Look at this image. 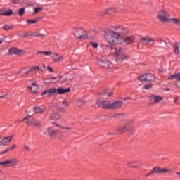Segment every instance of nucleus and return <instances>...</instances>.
Listing matches in <instances>:
<instances>
[{
    "label": "nucleus",
    "mask_w": 180,
    "mask_h": 180,
    "mask_svg": "<svg viewBox=\"0 0 180 180\" xmlns=\"http://www.w3.org/2000/svg\"><path fill=\"white\" fill-rule=\"evenodd\" d=\"M105 40H107L109 44L115 46L116 44H122L123 37L122 36H120L119 34H117L115 31H110L105 36Z\"/></svg>",
    "instance_id": "1"
},
{
    "label": "nucleus",
    "mask_w": 180,
    "mask_h": 180,
    "mask_svg": "<svg viewBox=\"0 0 180 180\" xmlns=\"http://www.w3.org/2000/svg\"><path fill=\"white\" fill-rule=\"evenodd\" d=\"M71 91L70 88L67 89H63V88H51L47 90L44 91L41 93V96L46 95V94H49L48 96H51L52 95H57V94H60V95H63V94H68Z\"/></svg>",
    "instance_id": "2"
},
{
    "label": "nucleus",
    "mask_w": 180,
    "mask_h": 180,
    "mask_svg": "<svg viewBox=\"0 0 180 180\" xmlns=\"http://www.w3.org/2000/svg\"><path fill=\"white\" fill-rule=\"evenodd\" d=\"M115 60L117 62L123 63L124 60H129V56L126 55V50L123 47H118L115 49Z\"/></svg>",
    "instance_id": "3"
},
{
    "label": "nucleus",
    "mask_w": 180,
    "mask_h": 180,
    "mask_svg": "<svg viewBox=\"0 0 180 180\" xmlns=\"http://www.w3.org/2000/svg\"><path fill=\"white\" fill-rule=\"evenodd\" d=\"M153 174H173V172L171 169L155 167L146 174V178H148V176H150V175H153Z\"/></svg>",
    "instance_id": "4"
},
{
    "label": "nucleus",
    "mask_w": 180,
    "mask_h": 180,
    "mask_svg": "<svg viewBox=\"0 0 180 180\" xmlns=\"http://www.w3.org/2000/svg\"><path fill=\"white\" fill-rule=\"evenodd\" d=\"M97 65L101 68H105V70H112L115 68L113 63L106 59H98L97 60Z\"/></svg>",
    "instance_id": "5"
},
{
    "label": "nucleus",
    "mask_w": 180,
    "mask_h": 180,
    "mask_svg": "<svg viewBox=\"0 0 180 180\" xmlns=\"http://www.w3.org/2000/svg\"><path fill=\"white\" fill-rule=\"evenodd\" d=\"M19 162H20V160L18 158H10L7 159L5 161L0 162V165L1 167H16L17 165H19Z\"/></svg>",
    "instance_id": "6"
},
{
    "label": "nucleus",
    "mask_w": 180,
    "mask_h": 180,
    "mask_svg": "<svg viewBox=\"0 0 180 180\" xmlns=\"http://www.w3.org/2000/svg\"><path fill=\"white\" fill-rule=\"evenodd\" d=\"M158 19L160 22H169V20H171L169 13H168V11H167L165 10H160L158 11Z\"/></svg>",
    "instance_id": "7"
},
{
    "label": "nucleus",
    "mask_w": 180,
    "mask_h": 180,
    "mask_svg": "<svg viewBox=\"0 0 180 180\" xmlns=\"http://www.w3.org/2000/svg\"><path fill=\"white\" fill-rule=\"evenodd\" d=\"M96 105L101 109H110V101L98 98L96 101Z\"/></svg>",
    "instance_id": "8"
},
{
    "label": "nucleus",
    "mask_w": 180,
    "mask_h": 180,
    "mask_svg": "<svg viewBox=\"0 0 180 180\" xmlns=\"http://www.w3.org/2000/svg\"><path fill=\"white\" fill-rule=\"evenodd\" d=\"M133 127V122H128L124 125L118 127L117 132L118 133H126V131H129Z\"/></svg>",
    "instance_id": "9"
},
{
    "label": "nucleus",
    "mask_w": 180,
    "mask_h": 180,
    "mask_svg": "<svg viewBox=\"0 0 180 180\" xmlns=\"http://www.w3.org/2000/svg\"><path fill=\"white\" fill-rule=\"evenodd\" d=\"M74 35L76 39H78L79 40H80L81 39L86 40V39H88V36L86 35V31H85V30L82 28L77 30Z\"/></svg>",
    "instance_id": "10"
},
{
    "label": "nucleus",
    "mask_w": 180,
    "mask_h": 180,
    "mask_svg": "<svg viewBox=\"0 0 180 180\" xmlns=\"http://www.w3.org/2000/svg\"><path fill=\"white\" fill-rule=\"evenodd\" d=\"M115 30V32L120 36H126V34H129V30L126 27L122 26H115L113 27Z\"/></svg>",
    "instance_id": "11"
},
{
    "label": "nucleus",
    "mask_w": 180,
    "mask_h": 180,
    "mask_svg": "<svg viewBox=\"0 0 180 180\" xmlns=\"http://www.w3.org/2000/svg\"><path fill=\"white\" fill-rule=\"evenodd\" d=\"M46 131L48 133V136L51 138H56L58 136L60 131L54 128L53 127H49L47 128Z\"/></svg>",
    "instance_id": "12"
},
{
    "label": "nucleus",
    "mask_w": 180,
    "mask_h": 180,
    "mask_svg": "<svg viewBox=\"0 0 180 180\" xmlns=\"http://www.w3.org/2000/svg\"><path fill=\"white\" fill-rule=\"evenodd\" d=\"M149 99L152 105H155L157 103H160V101H162L164 98L161 96L152 95L149 97Z\"/></svg>",
    "instance_id": "13"
},
{
    "label": "nucleus",
    "mask_w": 180,
    "mask_h": 180,
    "mask_svg": "<svg viewBox=\"0 0 180 180\" xmlns=\"http://www.w3.org/2000/svg\"><path fill=\"white\" fill-rule=\"evenodd\" d=\"M127 168H140L141 167V163L139 161H129L127 163Z\"/></svg>",
    "instance_id": "14"
},
{
    "label": "nucleus",
    "mask_w": 180,
    "mask_h": 180,
    "mask_svg": "<svg viewBox=\"0 0 180 180\" xmlns=\"http://www.w3.org/2000/svg\"><path fill=\"white\" fill-rule=\"evenodd\" d=\"M113 12H117V8H110L107 10L98 13V16H105V15H110Z\"/></svg>",
    "instance_id": "15"
},
{
    "label": "nucleus",
    "mask_w": 180,
    "mask_h": 180,
    "mask_svg": "<svg viewBox=\"0 0 180 180\" xmlns=\"http://www.w3.org/2000/svg\"><path fill=\"white\" fill-rule=\"evenodd\" d=\"M13 139V136L12 135L3 138L0 141V146H8V143H11Z\"/></svg>",
    "instance_id": "16"
},
{
    "label": "nucleus",
    "mask_w": 180,
    "mask_h": 180,
    "mask_svg": "<svg viewBox=\"0 0 180 180\" xmlns=\"http://www.w3.org/2000/svg\"><path fill=\"white\" fill-rule=\"evenodd\" d=\"M123 106V101H117L113 103H110V109H119Z\"/></svg>",
    "instance_id": "17"
},
{
    "label": "nucleus",
    "mask_w": 180,
    "mask_h": 180,
    "mask_svg": "<svg viewBox=\"0 0 180 180\" xmlns=\"http://www.w3.org/2000/svg\"><path fill=\"white\" fill-rule=\"evenodd\" d=\"M28 89H30L32 94H36L39 90V86L37 85V83L36 82H34L32 84V86H28Z\"/></svg>",
    "instance_id": "18"
},
{
    "label": "nucleus",
    "mask_w": 180,
    "mask_h": 180,
    "mask_svg": "<svg viewBox=\"0 0 180 180\" xmlns=\"http://www.w3.org/2000/svg\"><path fill=\"white\" fill-rule=\"evenodd\" d=\"M33 112L36 115L44 113V112H46V108H40V106H35L33 108Z\"/></svg>",
    "instance_id": "19"
},
{
    "label": "nucleus",
    "mask_w": 180,
    "mask_h": 180,
    "mask_svg": "<svg viewBox=\"0 0 180 180\" xmlns=\"http://www.w3.org/2000/svg\"><path fill=\"white\" fill-rule=\"evenodd\" d=\"M135 38L134 36H129L127 37L125 39H124V43L126 44H131L132 43H134Z\"/></svg>",
    "instance_id": "20"
},
{
    "label": "nucleus",
    "mask_w": 180,
    "mask_h": 180,
    "mask_svg": "<svg viewBox=\"0 0 180 180\" xmlns=\"http://www.w3.org/2000/svg\"><path fill=\"white\" fill-rule=\"evenodd\" d=\"M23 50H19L18 48H11L9 49L10 54H16L17 56H19L20 53H23Z\"/></svg>",
    "instance_id": "21"
},
{
    "label": "nucleus",
    "mask_w": 180,
    "mask_h": 180,
    "mask_svg": "<svg viewBox=\"0 0 180 180\" xmlns=\"http://www.w3.org/2000/svg\"><path fill=\"white\" fill-rule=\"evenodd\" d=\"M52 58L55 63H60L61 60H64V58L60 56L58 53L53 54Z\"/></svg>",
    "instance_id": "22"
},
{
    "label": "nucleus",
    "mask_w": 180,
    "mask_h": 180,
    "mask_svg": "<svg viewBox=\"0 0 180 180\" xmlns=\"http://www.w3.org/2000/svg\"><path fill=\"white\" fill-rule=\"evenodd\" d=\"M142 41L143 42V44H150L152 41H155V39L153 38H148V37H142L141 38Z\"/></svg>",
    "instance_id": "23"
},
{
    "label": "nucleus",
    "mask_w": 180,
    "mask_h": 180,
    "mask_svg": "<svg viewBox=\"0 0 180 180\" xmlns=\"http://www.w3.org/2000/svg\"><path fill=\"white\" fill-rule=\"evenodd\" d=\"M155 79V75L153 73H146V82H150L151 81H154Z\"/></svg>",
    "instance_id": "24"
},
{
    "label": "nucleus",
    "mask_w": 180,
    "mask_h": 180,
    "mask_svg": "<svg viewBox=\"0 0 180 180\" xmlns=\"http://www.w3.org/2000/svg\"><path fill=\"white\" fill-rule=\"evenodd\" d=\"M167 79L169 81H172V79H176L177 81H180V73H174V75L168 77Z\"/></svg>",
    "instance_id": "25"
},
{
    "label": "nucleus",
    "mask_w": 180,
    "mask_h": 180,
    "mask_svg": "<svg viewBox=\"0 0 180 180\" xmlns=\"http://www.w3.org/2000/svg\"><path fill=\"white\" fill-rule=\"evenodd\" d=\"M60 117H61V115H60V114H58V112H53L50 115V119L51 120H59Z\"/></svg>",
    "instance_id": "26"
},
{
    "label": "nucleus",
    "mask_w": 180,
    "mask_h": 180,
    "mask_svg": "<svg viewBox=\"0 0 180 180\" xmlns=\"http://www.w3.org/2000/svg\"><path fill=\"white\" fill-rule=\"evenodd\" d=\"M103 49L105 50V51H107V53H109V54H111L112 51L115 50V48L110 45H104Z\"/></svg>",
    "instance_id": "27"
},
{
    "label": "nucleus",
    "mask_w": 180,
    "mask_h": 180,
    "mask_svg": "<svg viewBox=\"0 0 180 180\" xmlns=\"http://www.w3.org/2000/svg\"><path fill=\"white\" fill-rule=\"evenodd\" d=\"M12 15H15V13H13L12 9H9L6 12H2V16H12Z\"/></svg>",
    "instance_id": "28"
},
{
    "label": "nucleus",
    "mask_w": 180,
    "mask_h": 180,
    "mask_svg": "<svg viewBox=\"0 0 180 180\" xmlns=\"http://www.w3.org/2000/svg\"><path fill=\"white\" fill-rule=\"evenodd\" d=\"M36 119H34V117H30V120H28L26 123L27 124V126H31V127H33V124H34Z\"/></svg>",
    "instance_id": "29"
},
{
    "label": "nucleus",
    "mask_w": 180,
    "mask_h": 180,
    "mask_svg": "<svg viewBox=\"0 0 180 180\" xmlns=\"http://www.w3.org/2000/svg\"><path fill=\"white\" fill-rule=\"evenodd\" d=\"M173 53L174 54H179V46H178V43H175L173 46Z\"/></svg>",
    "instance_id": "30"
},
{
    "label": "nucleus",
    "mask_w": 180,
    "mask_h": 180,
    "mask_svg": "<svg viewBox=\"0 0 180 180\" xmlns=\"http://www.w3.org/2000/svg\"><path fill=\"white\" fill-rule=\"evenodd\" d=\"M28 72H34L36 70H40V66H33L27 68Z\"/></svg>",
    "instance_id": "31"
},
{
    "label": "nucleus",
    "mask_w": 180,
    "mask_h": 180,
    "mask_svg": "<svg viewBox=\"0 0 180 180\" xmlns=\"http://www.w3.org/2000/svg\"><path fill=\"white\" fill-rule=\"evenodd\" d=\"M25 11H26V8L25 7L19 8L18 13V16H20V18H22V16L25 15Z\"/></svg>",
    "instance_id": "32"
},
{
    "label": "nucleus",
    "mask_w": 180,
    "mask_h": 180,
    "mask_svg": "<svg viewBox=\"0 0 180 180\" xmlns=\"http://www.w3.org/2000/svg\"><path fill=\"white\" fill-rule=\"evenodd\" d=\"M39 54H42L43 56H51V54H53V53L51 51H40L37 52V55Z\"/></svg>",
    "instance_id": "33"
},
{
    "label": "nucleus",
    "mask_w": 180,
    "mask_h": 180,
    "mask_svg": "<svg viewBox=\"0 0 180 180\" xmlns=\"http://www.w3.org/2000/svg\"><path fill=\"white\" fill-rule=\"evenodd\" d=\"M77 106H84L85 105V101L81 98L77 100Z\"/></svg>",
    "instance_id": "34"
},
{
    "label": "nucleus",
    "mask_w": 180,
    "mask_h": 180,
    "mask_svg": "<svg viewBox=\"0 0 180 180\" xmlns=\"http://www.w3.org/2000/svg\"><path fill=\"white\" fill-rule=\"evenodd\" d=\"M138 79H139V81H142L143 82H146V79H147V76L146 74L142 75L141 76H139L138 77Z\"/></svg>",
    "instance_id": "35"
},
{
    "label": "nucleus",
    "mask_w": 180,
    "mask_h": 180,
    "mask_svg": "<svg viewBox=\"0 0 180 180\" xmlns=\"http://www.w3.org/2000/svg\"><path fill=\"white\" fill-rule=\"evenodd\" d=\"M33 127H41V122L35 120V121L34 122Z\"/></svg>",
    "instance_id": "36"
},
{
    "label": "nucleus",
    "mask_w": 180,
    "mask_h": 180,
    "mask_svg": "<svg viewBox=\"0 0 180 180\" xmlns=\"http://www.w3.org/2000/svg\"><path fill=\"white\" fill-rule=\"evenodd\" d=\"M3 29L6 31L12 30V29H13V25H4L3 26Z\"/></svg>",
    "instance_id": "37"
},
{
    "label": "nucleus",
    "mask_w": 180,
    "mask_h": 180,
    "mask_svg": "<svg viewBox=\"0 0 180 180\" xmlns=\"http://www.w3.org/2000/svg\"><path fill=\"white\" fill-rule=\"evenodd\" d=\"M171 22H173V23H174V25H179V23L180 22V19L178 18H170Z\"/></svg>",
    "instance_id": "38"
},
{
    "label": "nucleus",
    "mask_w": 180,
    "mask_h": 180,
    "mask_svg": "<svg viewBox=\"0 0 180 180\" xmlns=\"http://www.w3.org/2000/svg\"><path fill=\"white\" fill-rule=\"evenodd\" d=\"M39 20L35 19V20H27V22L28 25H34V23H37Z\"/></svg>",
    "instance_id": "39"
},
{
    "label": "nucleus",
    "mask_w": 180,
    "mask_h": 180,
    "mask_svg": "<svg viewBox=\"0 0 180 180\" xmlns=\"http://www.w3.org/2000/svg\"><path fill=\"white\" fill-rule=\"evenodd\" d=\"M41 11H43V8H41V7L35 8L34 9V15H36V14L39 13V12H40Z\"/></svg>",
    "instance_id": "40"
},
{
    "label": "nucleus",
    "mask_w": 180,
    "mask_h": 180,
    "mask_svg": "<svg viewBox=\"0 0 180 180\" xmlns=\"http://www.w3.org/2000/svg\"><path fill=\"white\" fill-rule=\"evenodd\" d=\"M35 37H40L41 39H44V37H46V35L44 34H40V33H38V34H35L34 35Z\"/></svg>",
    "instance_id": "41"
},
{
    "label": "nucleus",
    "mask_w": 180,
    "mask_h": 180,
    "mask_svg": "<svg viewBox=\"0 0 180 180\" xmlns=\"http://www.w3.org/2000/svg\"><path fill=\"white\" fill-rule=\"evenodd\" d=\"M100 95H108V96H113V92H103Z\"/></svg>",
    "instance_id": "42"
},
{
    "label": "nucleus",
    "mask_w": 180,
    "mask_h": 180,
    "mask_svg": "<svg viewBox=\"0 0 180 180\" xmlns=\"http://www.w3.org/2000/svg\"><path fill=\"white\" fill-rule=\"evenodd\" d=\"M89 44L90 46H92L94 49H98V46H99L96 42H90Z\"/></svg>",
    "instance_id": "43"
},
{
    "label": "nucleus",
    "mask_w": 180,
    "mask_h": 180,
    "mask_svg": "<svg viewBox=\"0 0 180 180\" xmlns=\"http://www.w3.org/2000/svg\"><path fill=\"white\" fill-rule=\"evenodd\" d=\"M0 180H5V174H4L2 170H0Z\"/></svg>",
    "instance_id": "44"
},
{
    "label": "nucleus",
    "mask_w": 180,
    "mask_h": 180,
    "mask_svg": "<svg viewBox=\"0 0 180 180\" xmlns=\"http://www.w3.org/2000/svg\"><path fill=\"white\" fill-rule=\"evenodd\" d=\"M122 114H113L111 116H110V117H116L117 119H119L120 117H121Z\"/></svg>",
    "instance_id": "45"
},
{
    "label": "nucleus",
    "mask_w": 180,
    "mask_h": 180,
    "mask_svg": "<svg viewBox=\"0 0 180 180\" xmlns=\"http://www.w3.org/2000/svg\"><path fill=\"white\" fill-rule=\"evenodd\" d=\"M63 105H64L66 108H68L70 106V103H68V101H67V100H64L62 102Z\"/></svg>",
    "instance_id": "46"
},
{
    "label": "nucleus",
    "mask_w": 180,
    "mask_h": 180,
    "mask_svg": "<svg viewBox=\"0 0 180 180\" xmlns=\"http://www.w3.org/2000/svg\"><path fill=\"white\" fill-rule=\"evenodd\" d=\"M153 84H146L144 86L143 89H151Z\"/></svg>",
    "instance_id": "47"
},
{
    "label": "nucleus",
    "mask_w": 180,
    "mask_h": 180,
    "mask_svg": "<svg viewBox=\"0 0 180 180\" xmlns=\"http://www.w3.org/2000/svg\"><path fill=\"white\" fill-rule=\"evenodd\" d=\"M18 148V145L13 144L10 148H8V150H16Z\"/></svg>",
    "instance_id": "48"
},
{
    "label": "nucleus",
    "mask_w": 180,
    "mask_h": 180,
    "mask_svg": "<svg viewBox=\"0 0 180 180\" xmlns=\"http://www.w3.org/2000/svg\"><path fill=\"white\" fill-rule=\"evenodd\" d=\"M30 117H31V116H27V117H24L21 121H20L19 123H22V122H25V120H27H27H30Z\"/></svg>",
    "instance_id": "49"
},
{
    "label": "nucleus",
    "mask_w": 180,
    "mask_h": 180,
    "mask_svg": "<svg viewBox=\"0 0 180 180\" xmlns=\"http://www.w3.org/2000/svg\"><path fill=\"white\" fill-rule=\"evenodd\" d=\"M23 150L24 151H30V148H29V146H25L23 148H22Z\"/></svg>",
    "instance_id": "50"
},
{
    "label": "nucleus",
    "mask_w": 180,
    "mask_h": 180,
    "mask_svg": "<svg viewBox=\"0 0 180 180\" xmlns=\"http://www.w3.org/2000/svg\"><path fill=\"white\" fill-rule=\"evenodd\" d=\"M9 148H6V150H3L2 152H1V154H6V153L9 152Z\"/></svg>",
    "instance_id": "51"
},
{
    "label": "nucleus",
    "mask_w": 180,
    "mask_h": 180,
    "mask_svg": "<svg viewBox=\"0 0 180 180\" xmlns=\"http://www.w3.org/2000/svg\"><path fill=\"white\" fill-rule=\"evenodd\" d=\"M21 0H11V4H19Z\"/></svg>",
    "instance_id": "52"
},
{
    "label": "nucleus",
    "mask_w": 180,
    "mask_h": 180,
    "mask_svg": "<svg viewBox=\"0 0 180 180\" xmlns=\"http://www.w3.org/2000/svg\"><path fill=\"white\" fill-rule=\"evenodd\" d=\"M21 0H11V4H19Z\"/></svg>",
    "instance_id": "53"
},
{
    "label": "nucleus",
    "mask_w": 180,
    "mask_h": 180,
    "mask_svg": "<svg viewBox=\"0 0 180 180\" xmlns=\"http://www.w3.org/2000/svg\"><path fill=\"white\" fill-rule=\"evenodd\" d=\"M60 129H63V130H71L72 128L67 127H60Z\"/></svg>",
    "instance_id": "54"
},
{
    "label": "nucleus",
    "mask_w": 180,
    "mask_h": 180,
    "mask_svg": "<svg viewBox=\"0 0 180 180\" xmlns=\"http://www.w3.org/2000/svg\"><path fill=\"white\" fill-rule=\"evenodd\" d=\"M175 86H177V88H179V89H180V81H179V82H177L175 84Z\"/></svg>",
    "instance_id": "55"
},
{
    "label": "nucleus",
    "mask_w": 180,
    "mask_h": 180,
    "mask_svg": "<svg viewBox=\"0 0 180 180\" xmlns=\"http://www.w3.org/2000/svg\"><path fill=\"white\" fill-rule=\"evenodd\" d=\"M7 96H8V94L1 95V96H0V99H2V98H6Z\"/></svg>",
    "instance_id": "56"
},
{
    "label": "nucleus",
    "mask_w": 180,
    "mask_h": 180,
    "mask_svg": "<svg viewBox=\"0 0 180 180\" xmlns=\"http://www.w3.org/2000/svg\"><path fill=\"white\" fill-rule=\"evenodd\" d=\"M4 41H5V39L4 38H1L0 39V44H2V43H4Z\"/></svg>",
    "instance_id": "57"
},
{
    "label": "nucleus",
    "mask_w": 180,
    "mask_h": 180,
    "mask_svg": "<svg viewBox=\"0 0 180 180\" xmlns=\"http://www.w3.org/2000/svg\"><path fill=\"white\" fill-rule=\"evenodd\" d=\"M48 70H49V71H50L51 72H53V68H51L50 66H48Z\"/></svg>",
    "instance_id": "58"
},
{
    "label": "nucleus",
    "mask_w": 180,
    "mask_h": 180,
    "mask_svg": "<svg viewBox=\"0 0 180 180\" xmlns=\"http://www.w3.org/2000/svg\"><path fill=\"white\" fill-rule=\"evenodd\" d=\"M60 110H62L63 112H65V108H60Z\"/></svg>",
    "instance_id": "59"
},
{
    "label": "nucleus",
    "mask_w": 180,
    "mask_h": 180,
    "mask_svg": "<svg viewBox=\"0 0 180 180\" xmlns=\"http://www.w3.org/2000/svg\"><path fill=\"white\" fill-rule=\"evenodd\" d=\"M4 12V10L2 9V10H0V16H2V13Z\"/></svg>",
    "instance_id": "60"
},
{
    "label": "nucleus",
    "mask_w": 180,
    "mask_h": 180,
    "mask_svg": "<svg viewBox=\"0 0 180 180\" xmlns=\"http://www.w3.org/2000/svg\"><path fill=\"white\" fill-rule=\"evenodd\" d=\"M52 123H53V124H56L58 127H60V124H57L56 122H52Z\"/></svg>",
    "instance_id": "61"
},
{
    "label": "nucleus",
    "mask_w": 180,
    "mask_h": 180,
    "mask_svg": "<svg viewBox=\"0 0 180 180\" xmlns=\"http://www.w3.org/2000/svg\"><path fill=\"white\" fill-rule=\"evenodd\" d=\"M51 80L57 79V77H52L51 78Z\"/></svg>",
    "instance_id": "62"
},
{
    "label": "nucleus",
    "mask_w": 180,
    "mask_h": 180,
    "mask_svg": "<svg viewBox=\"0 0 180 180\" xmlns=\"http://www.w3.org/2000/svg\"><path fill=\"white\" fill-rule=\"evenodd\" d=\"M176 101H178V98L177 97L175 98L174 102H176Z\"/></svg>",
    "instance_id": "63"
},
{
    "label": "nucleus",
    "mask_w": 180,
    "mask_h": 180,
    "mask_svg": "<svg viewBox=\"0 0 180 180\" xmlns=\"http://www.w3.org/2000/svg\"><path fill=\"white\" fill-rule=\"evenodd\" d=\"M127 99H131V98H130V97H127Z\"/></svg>",
    "instance_id": "64"
}]
</instances>
